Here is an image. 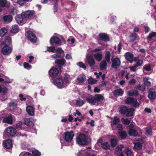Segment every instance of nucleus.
Instances as JSON below:
<instances>
[{"label": "nucleus", "instance_id": "0eeeda50", "mask_svg": "<svg viewBox=\"0 0 156 156\" xmlns=\"http://www.w3.org/2000/svg\"><path fill=\"white\" fill-rule=\"evenodd\" d=\"M64 140L67 143H71L70 145H72L73 144L71 141L74 136L73 132L72 131L70 132L66 131L64 133Z\"/></svg>", "mask_w": 156, "mask_h": 156}, {"label": "nucleus", "instance_id": "ddd939ff", "mask_svg": "<svg viewBox=\"0 0 156 156\" xmlns=\"http://www.w3.org/2000/svg\"><path fill=\"white\" fill-rule=\"evenodd\" d=\"M12 51V49L11 47L6 45L2 48L1 52L4 55H7L11 53Z\"/></svg>", "mask_w": 156, "mask_h": 156}, {"label": "nucleus", "instance_id": "f704fd0d", "mask_svg": "<svg viewBox=\"0 0 156 156\" xmlns=\"http://www.w3.org/2000/svg\"><path fill=\"white\" fill-rule=\"evenodd\" d=\"M101 147L104 149L108 150L110 148V145L108 142H105L101 144Z\"/></svg>", "mask_w": 156, "mask_h": 156}, {"label": "nucleus", "instance_id": "6e6d98bb", "mask_svg": "<svg viewBox=\"0 0 156 156\" xmlns=\"http://www.w3.org/2000/svg\"><path fill=\"white\" fill-rule=\"evenodd\" d=\"M56 50L54 46L48 47H47V51H48L54 52Z\"/></svg>", "mask_w": 156, "mask_h": 156}, {"label": "nucleus", "instance_id": "c03bdc74", "mask_svg": "<svg viewBox=\"0 0 156 156\" xmlns=\"http://www.w3.org/2000/svg\"><path fill=\"white\" fill-rule=\"evenodd\" d=\"M156 37V32H154L150 34L147 37V39L150 40L153 37Z\"/></svg>", "mask_w": 156, "mask_h": 156}, {"label": "nucleus", "instance_id": "13d9d810", "mask_svg": "<svg viewBox=\"0 0 156 156\" xmlns=\"http://www.w3.org/2000/svg\"><path fill=\"white\" fill-rule=\"evenodd\" d=\"M30 0H18L17 2V4H20V5H23L24 2H28Z\"/></svg>", "mask_w": 156, "mask_h": 156}, {"label": "nucleus", "instance_id": "c756f323", "mask_svg": "<svg viewBox=\"0 0 156 156\" xmlns=\"http://www.w3.org/2000/svg\"><path fill=\"white\" fill-rule=\"evenodd\" d=\"M95 59L98 62L101 61L102 58V55L100 52H97L94 54Z\"/></svg>", "mask_w": 156, "mask_h": 156}, {"label": "nucleus", "instance_id": "b1692460", "mask_svg": "<svg viewBox=\"0 0 156 156\" xmlns=\"http://www.w3.org/2000/svg\"><path fill=\"white\" fill-rule=\"evenodd\" d=\"M107 61L105 60H102L100 64V68L101 70L106 69L107 68L108 64Z\"/></svg>", "mask_w": 156, "mask_h": 156}, {"label": "nucleus", "instance_id": "4be33fe9", "mask_svg": "<svg viewBox=\"0 0 156 156\" xmlns=\"http://www.w3.org/2000/svg\"><path fill=\"white\" fill-rule=\"evenodd\" d=\"M123 93L124 91L121 88L116 89L114 90L113 92L114 96L116 97L119 96H122L123 94Z\"/></svg>", "mask_w": 156, "mask_h": 156}, {"label": "nucleus", "instance_id": "393cba45", "mask_svg": "<svg viewBox=\"0 0 156 156\" xmlns=\"http://www.w3.org/2000/svg\"><path fill=\"white\" fill-rule=\"evenodd\" d=\"M94 96L93 97L91 96H90L88 97H86V100L90 104L93 105H94L95 104L96 102L95 100Z\"/></svg>", "mask_w": 156, "mask_h": 156}, {"label": "nucleus", "instance_id": "a211bd4d", "mask_svg": "<svg viewBox=\"0 0 156 156\" xmlns=\"http://www.w3.org/2000/svg\"><path fill=\"white\" fill-rule=\"evenodd\" d=\"M3 145L4 147L8 149L12 148L13 146L12 141L10 139L6 140L3 142Z\"/></svg>", "mask_w": 156, "mask_h": 156}, {"label": "nucleus", "instance_id": "39448f33", "mask_svg": "<svg viewBox=\"0 0 156 156\" xmlns=\"http://www.w3.org/2000/svg\"><path fill=\"white\" fill-rule=\"evenodd\" d=\"M55 63L56 64L55 67L59 70L62 69L63 67H65L67 65L66 61L64 58L56 59Z\"/></svg>", "mask_w": 156, "mask_h": 156}, {"label": "nucleus", "instance_id": "473e14b6", "mask_svg": "<svg viewBox=\"0 0 156 156\" xmlns=\"http://www.w3.org/2000/svg\"><path fill=\"white\" fill-rule=\"evenodd\" d=\"M128 95L129 96H136L139 95V92L136 90H130L128 91Z\"/></svg>", "mask_w": 156, "mask_h": 156}, {"label": "nucleus", "instance_id": "5701e85b", "mask_svg": "<svg viewBox=\"0 0 156 156\" xmlns=\"http://www.w3.org/2000/svg\"><path fill=\"white\" fill-rule=\"evenodd\" d=\"M26 111L28 114L30 115H34V110L33 106H28L26 108Z\"/></svg>", "mask_w": 156, "mask_h": 156}, {"label": "nucleus", "instance_id": "5fc2aeb1", "mask_svg": "<svg viewBox=\"0 0 156 156\" xmlns=\"http://www.w3.org/2000/svg\"><path fill=\"white\" fill-rule=\"evenodd\" d=\"M77 65L80 68L86 69V67L85 65L82 62H79L77 63Z\"/></svg>", "mask_w": 156, "mask_h": 156}, {"label": "nucleus", "instance_id": "ea45409f", "mask_svg": "<svg viewBox=\"0 0 156 156\" xmlns=\"http://www.w3.org/2000/svg\"><path fill=\"white\" fill-rule=\"evenodd\" d=\"M120 121V119L117 116H115L114 117L113 120L111 122L112 125H115L118 124Z\"/></svg>", "mask_w": 156, "mask_h": 156}, {"label": "nucleus", "instance_id": "79ce46f5", "mask_svg": "<svg viewBox=\"0 0 156 156\" xmlns=\"http://www.w3.org/2000/svg\"><path fill=\"white\" fill-rule=\"evenodd\" d=\"M148 78L147 77H144V84L147 86H150L151 85V82L148 81Z\"/></svg>", "mask_w": 156, "mask_h": 156}, {"label": "nucleus", "instance_id": "a18cd8bd", "mask_svg": "<svg viewBox=\"0 0 156 156\" xmlns=\"http://www.w3.org/2000/svg\"><path fill=\"white\" fill-rule=\"evenodd\" d=\"M33 156H41V153L37 150H34L32 151Z\"/></svg>", "mask_w": 156, "mask_h": 156}, {"label": "nucleus", "instance_id": "4468645a", "mask_svg": "<svg viewBox=\"0 0 156 156\" xmlns=\"http://www.w3.org/2000/svg\"><path fill=\"white\" fill-rule=\"evenodd\" d=\"M148 98L151 100H154L156 98V93L155 90L151 88L148 90Z\"/></svg>", "mask_w": 156, "mask_h": 156}, {"label": "nucleus", "instance_id": "423d86ee", "mask_svg": "<svg viewBox=\"0 0 156 156\" xmlns=\"http://www.w3.org/2000/svg\"><path fill=\"white\" fill-rule=\"evenodd\" d=\"M52 82L58 88L60 89L63 88L66 86V85H65V83L64 84L63 79L61 77L53 79Z\"/></svg>", "mask_w": 156, "mask_h": 156}, {"label": "nucleus", "instance_id": "69168bd1", "mask_svg": "<svg viewBox=\"0 0 156 156\" xmlns=\"http://www.w3.org/2000/svg\"><path fill=\"white\" fill-rule=\"evenodd\" d=\"M144 69L147 71H150L151 70V66L150 65L144 66Z\"/></svg>", "mask_w": 156, "mask_h": 156}, {"label": "nucleus", "instance_id": "58836bf2", "mask_svg": "<svg viewBox=\"0 0 156 156\" xmlns=\"http://www.w3.org/2000/svg\"><path fill=\"white\" fill-rule=\"evenodd\" d=\"M84 103V101L79 98L76 101V105L79 107L82 106Z\"/></svg>", "mask_w": 156, "mask_h": 156}, {"label": "nucleus", "instance_id": "dca6fc26", "mask_svg": "<svg viewBox=\"0 0 156 156\" xmlns=\"http://www.w3.org/2000/svg\"><path fill=\"white\" fill-rule=\"evenodd\" d=\"M50 43L51 45L58 44L61 45V41L60 39L57 37L53 36L50 40Z\"/></svg>", "mask_w": 156, "mask_h": 156}, {"label": "nucleus", "instance_id": "864d4df0", "mask_svg": "<svg viewBox=\"0 0 156 156\" xmlns=\"http://www.w3.org/2000/svg\"><path fill=\"white\" fill-rule=\"evenodd\" d=\"M22 124V122L20 121H19L16 124V127L17 129H21Z\"/></svg>", "mask_w": 156, "mask_h": 156}, {"label": "nucleus", "instance_id": "f8f14e48", "mask_svg": "<svg viewBox=\"0 0 156 156\" xmlns=\"http://www.w3.org/2000/svg\"><path fill=\"white\" fill-rule=\"evenodd\" d=\"M112 62L111 67L113 69H116L120 66L121 61L118 57H116L113 58Z\"/></svg>", "mask_w": 156, "mask_h": 156}, {"label": "nucleus", "instance_id": "1a4fd4ad", "mask_svg": "<svg viewBox=\"0 0 156 156\" xmlns=\"http://www.w3.org/2000/svg\"><path fill=\"white\" fill-rule=\"evenodd\" d=\"M27 37L28 40L33 43H36L37 41V38L35 34L31 30H28L27 33Z\"/></svg>", "mask_w": 156, "mask_h": 156}, {"label": "nucleus", "instance_id": "2eb2a0df", "mask_svg": "<svg viewBox=\"0 0 156 156\" xmlns=\"http://www.w3.org/2000/svg\"><path fill=\"white\" fill-rule=\"evenodd\" d=\"M14 116L10 114L9 115L5 116L2 119V122L3 123H6L11 125L13 123V117Z\"/></svg>", "mask_w": 156, "mask_h": 156}, {"label": "nucleus", "instance_id": "4d7b16f0", "mask_svg": "<svg viewBox=\"0 0 156 156\" xmlns=\"http://www.w3.org/2000/svg\"><path fill=\"white\" fill-rule=\"evenodd\" d=\"M122 121L124 122V123L126 125H128L130 123V120L127 118L125 119L122 118Z\"/></svg>", "mask_w": 156, "mask_h": 156}, {"label": "nucleus", "instance_id": "2f4dec72", "mask_svg": "<svg viewBox=\"0 0 156 156\" xmlns=\"http://www.w3.org/2000/svg\"><path fill=\"white\" fill-rule=\"evenodd\" d=\"M137 35L136 33H132L130 36L129 42L132 43L136 40Z\"/></svg>", "mask_w": 156, "mask_h": 156}, {"label": "nucleus", "instance_id": "8fccbe9b", "mask_svg": "<svg viewBox=\"0 0 156 156\" xmlns=\"http://www.w3.org/2000/svg\"><path fill=\"white\" fill-rule=\"evenodd\" d=\"M143 63V60L142 59H139L136 62V63L135 65V66L137 67H139L141 66Z\"/></svg>", "mask_w": 156, "mask_h": 156}, {"label": "nucleus", "instance_id": "a878e982", "mask_svg": "<svg viewBox=\"0 0 156 156\" xmlns=\"http://www.w3.org/2000/svg\"><path fill=\"white\" fill-rule=\"evenodd\" d=\"M86 78V76L83 74H82L79 75L77 78L76 80L79 83H83L85 81V80Z\"/></svg>", "mask_w": 156, "mask_h": 156}, {"label": "nucleus", "instance_id": "72a5a7b5", "mask_svg": "<svg viewBox=\"0 0 156 156\" xmlns=\"http://www.w3.org/2000/svg\"><path fill=\"white\" fill-rule=\"evenodd\" d=\"M63 80L65 83L67 84H69L70 82V76L66 74L64 75Z\"/></svg>", "mask_w": 156, "mask_h": 156}, {"label": "nucleus", "instance_id": "09e8293b", "mask_svg": "<svg viewBox=\"0 0 156 156\" xmlns=\"http://www.w3.org/2000/svg\"><path fill=\"white\" fill-rule=\"evenodd\" d=\"M135 147H136L138 150H140L142 149V145L141 143L137 142L135 144Z\"/></svg>", "mask_w": 156, "mask_h": 156}, {"label": "nucleus", "instance_id": "052dcab7", "mask_svg": "<svg viewBox=\"0 0 156 156\" xmlns=\"http://www.w3.org/2000/svg\"><path fill=\"white\" fill-rule=\"evenodd\" d=\"M17 11L15 7H13L11 11L10 14L12 15H14L17 13Z\"/></svg>", "mask_w": 156, "mask_h": 156}, {"label": "nucleus", "instance_id": "de8ad7c7", "mask_svg": "<svg viewBox=\"0 0 156 156\" xmlns=\"http://www.w3.org/2000/svg\"><path fill=\"white\" fill-rule=\"evenodd\" d=\"M97 81V80H96L93 79L92 77L90 78L87 80L88 83L90 84H94Z\"/></svg>", "mask_w": 156, "mask_h": 156}, {"label": "nucleus", "instance_id": "cd10ccee", "mask_svg": "<svg viewBox=\"0 0 156 156\" xmlns=\"http://www.w3.org/2000/svg\"><path fill=\"white\" fill-rule=\"evenodd\" d=\"M105 60L107 62L109 63L110 61L111 53L109 51H105L104 52Z\"/></svg>", "mask_w": 156, "mask_h": 156}, {"label": "nucleus", "instance_id": "37998d69", "mask_svg": "<svg viewBox=\"0 0 156 156\" xmlns=\"http://www.w3.org/2000/svg\"><path fill=\"white\" fill-rule=\"evenodd\" d=\"M7 32V30L5 27L2 28L0 30V36L2 37L4 36Z\"/></svg>", "mask_w": 156, "mask_h": 156}, {"label": "nucleus", "instance_id": "bf43d9fd", "mask_svg": "<svg viewBox=\"0 0 156 156\" xmlns=\"http://www.w3.org/2000/svg\"><path fill=\"white\" fill-rule=\"evenodd\" d=\"M23 66L24 68L27 69H29L31 68V66L26 62H24L23 63Z\"/></svg>", "mask_w": 156, "mask_h": 156}, {"label": "nucleus", "instance_id": "aec40b11", "mask_svg": "<svg viewBox=\"0 0 156 156\" xmlns=\"http://www.w3.org/2000/svg\"><path fill=\"white\" fill-rule=\"evenodd\" d=\"M15 19L17 23L20 25L24 24L26 21L24 18L21 16V14L20 16H17L15 17Z\"/></svg>", "mask_w": 156, "mask_h": 156}, {"label": "nucleus", "instance_id": "680f3d73", "mask_svg": "<svg viewBox=\"0 0 156 156\" xmlns=\"http://www.w3.org/2000/svg\"><path fill=\"white\" fill-rule=\"evenodd\" d=\"M146 133L147 135H151L152 133V129L151 128L147 129L146 130Z\"/></svg>", "mask_w": 156, "mask_h": 156}, {"label": "nucleus", "instance_id": "603ef678", "mask_svg": "<svg viewBox=\"0 0 156 156\" xmlns=\"http://www.w3.org/2000/svg\"><path fill=\"white\" fill-rule=\"evenodd\" d=\"M21 155L23 156H33L31 154L28 152H22L20 155V156Z\"/></svg>", "mask_w": 156, "mask_h": 156}, {"label": "nucleus", "instance_id": "f3484780", "mask_svg": "<svg viewBox=\"0 0 156 156\" xmlns=\"http://www.w3.org/2000/svg\"><path fill=\"white\" fill-rule=\"evenodd\" d=\"M98 37L100 40L105 42H108L110 40L108 35L105 33H100L98 35Z\"/></svg>", "mask_w": 156, "mask_h": 156}, {"label": "nucleus", "instance_id": "c85d7f7f", "mask_svg": "<svg viewBox=\"0 0 156 156\" xmlns=\"http://www.w3.org/2000/svg\"><path fill=\"white\" fill-rule=\"evenodd\" d=\"M10 3L6 0H0V6L4 7H8L9 6Z\"/></svg>", "mask_w": 156, "mask_h": 156}, {"label": "nucleus", "instance_id": "774afa93", "mask_svg": "<svg viewBox=\"0 0 156 156\" xmlns=\"http://www.w3.org/2000/svg\"><path fill=\"white\" fill-rule=\"evenodd\" d=\"M136 67H137L134 65L133 66H130L129 68L131 71H133V72H135L136 71Z\"/></svg>", "mask_w": 156, "mask_h": 156}, {"label": "nucleus", "instance_id": "6ab92c4d", "mask_svg": "<svg viewBox=\"0 0 156 156\" xmlns=\"http://www.w3.org/2000/svg\"><path fill=\"white\" fill-rule=\"evenodd\" d=\"M134 55L131 52H127L125 54L126 59L130 63H132L133 60Z\"/></svg>", "mask_w": 156, "mask_h": 156}, {"label": "nucleus", "instance_id": "6e6552de", "mask_svg": "<svg viewBox=\"0 0 156 156\" xmlns=\"http://www.w3.org/2000/svg\"><path fill=\"white\" fill-rule=\"evenodd\" d=\"M16 129L11 126L6 128L5 131V134L9 137H14L16 134Z\"/></svg>", "mask_w": 156, "mask_h": 156}, {"label": "nucleus", "instance_id": "20e7f679", "mask_svg": "<svg viewBox=\"0 0 156 156\" xmlns=\"http://www.w3.org/2000/svg\"><path fill=\"white\" fill-rule=\"evenodd\" d=\"M124 101L126 104L131 105L132 106L135 108H138L140 106V104L137 100L130 96L127 97Z\"/></svg>", "mask_w": 156, "mask_h": 156}, {"label": "nucleus", "instance_id": "3c124183", "mask_svg": "<svg viewBox=\"0 0 156 156\" xmlns=\"http://www.w3.org/2000/svg\"><path fill=\"white\" fill-rule=\"evenodd\" d=\"M125 153L127 155H129L132 154V151L131 149L129 148L126 149L124 151Z\"/></svg>", "mask_w": 156, "mask_h": 156}, {"label": "nucleus", "instance_id": "4c0bfd02", "mask_svg": "<svg viewBox=\"0 0 156 156\" xmlns=\"http://www.w3.org/2000/svg\"><path fill=\"white\" fill-rule=\"evenodd\" d=\"M118 133L121 138L125 139L126 137L127 134L126 131H119Z\"/></svg>", "mask_w": 156, "mask_h": 156}, {"label": "nucleus", "instance_id": "f257e3e1", "mask_svg": "<svg viewBox=\"0 0 156 156\" xmlns=\"http://www.w3.org/2000/svg\"><path fill=\"white\" fill-rule=\"evenodd\" d=\"M76 141L79 146H85L90 143L91 139L85 134L81 133L76 137Z\"/></svg>", "mask_w": 156, "mask_h": 156}, {"label": "nucleus", "instance_id": "c9c22d12", "mask_svg": "<svg viewBox=\"0 0 156 156\" xmlns=\"http://www.w3.org/2000/svg\"><path fill=\"white\" fill-rule=\"evenodd\" d=\"M19 27L17 25H13L12 26V29L10 30L11 32L13 33H16L18 31Z\"/></svg>", "mask_w": 156, "mask_h": 156}, {"label": "nucleus", "instance_id": "49530a36", "mask_svg": "<svg viewBox=\"0 0 156 156\" xmlns=\"http://www.w3.org/2000/svg\"><path fill=\"white\" fill-rule=\"evenodd\" d=\"M136 88V89H138L140 90L144 91L145 90V88L144 86L141 85L140 84H138L137 85Z\"/></svg>", "mask_w": 156, "mask_h": 156}, {"label": "nucleus", "instance_id": "7ed1b4c3", "mask_svg": "<svg viewBox=\"0 0 156 156\" xmlns=\"http://www.w3.org/2000/svg\"><path fill=\"white\" fill-rule=\"evenodd\" d=\"M35 12L34 10H27L21 13V16L25 21L32 19L35 16Z\"/></svg>", "mask_w": 156, "mask_h": 156}, {"label": "nucleus", "instance_id": "f03ea898", "mask_svg": "<svg viewBox=\"0 0 156 156\" xmlns=\"http://www.w3.org/2000/svg\"><path fill=\"white\" fill-rule=\"evenodd\" d=\"M134 111L133 108H128L125 105H122L119 108V112L122 115H126V117H129L134 115Z\"/></svg>", "mask_w": 156, "mask_h": 156}, {"label": "nucleus", "instance_id": "9b49d317", "mask_svg": "<svg viewBox=\"0 0 156 156\" xmlns=\"http://www.w3.org/2000/svg\"><path fill=\"white\" fill-rule=\"evenodd\" d=\"M58 69L57 67H52L48 71V75L51 78H55L56 77L58 73Z\"/></svg>", "mask_w": 156, "mask_h": 156}, {"label": "nucleus", "instance_id": "9d476101", "mask_svg": "<svg viewBox=\"0 0 156 156\" xmlns=\"http://www.w3.org/2000/svg\"><path fill=\"white\" fill-rule=\"evenodd\" d=\"M55 54H53L52 57L55 58L63 57L64 56V51L61 48H58L55 50Z\"/></svg>", "mask_w": 156, "mask_h": 156}, {"label": "nucleus", "instance_id": "e433bc0d", "mask_svg": "<svg viewBox=\"0 0 156 156\" xmlns=\"http://www.w3.org/2000/svg\"><path fill=\"white\" fill-rule=\"evenodd\" d=\"M118 143V140L116 138H113L110 140L111 146L112 147H115Z\"/></svg>", "mask_w": 156, "mask_h": 156}, {"label": "nucleus", "instance_id": "412c9836", "mask_svg": "<svg viewBox=\"0 0 156 156\" xmlns=\"http://www.w3.org/2000/svg\"><path fill=\"white\" fill-rule=\"evenodd\" d=\"M87 60L88 64L90 66H93L95 64V61L93 57L91 55L87 57Z\"/></svg>", "mask_w": 156, "mask_h": 156}, {"label": "nucleus", "instance_id": "7c9ffc66", "mask_svg": "<svg viewBox=\"0 0 156 156\" xmlns=\"http://www.w3.org/2000/svg\"><path fill=\"white\" fill-rule=\"evenodd\" d=\"M129 134L130 136H136L138 135V133L137 131L134 129H130L129 132Z\"/></svg>", "mask_w": 156, "mask_h": 156}, {"label": "nucleus", "instance_id": "338daca9", "mask_svg": "<svg viewBox=\"0 0 156 156\" xmlns=\"http://www.w3.org/2000/svg\"><path fill=\"white\" fill-rule=\"evenodd\" d=\"M144 29L145 32L146 34L148 33L150 31V28L148 26H144Z\"/></svg>", "mask_w": 156, "mask_h": 156}, {"label": "nucleus", "instance_id": "0e129e2a", "mask_svg": "<svg viewBox=\"0 0 156 156\" xmlns=\"http://www.w3.org/2000/svg\"><path fill=\"white\" fill-rule=\"evenodd\" d=\"M58 10V3L56 1L54 5V12H56Z\"/></svg>", "mask_w": 156, "mask_h": 156}, {"label": "nucleus", "instance_id": "a19ab883", "mask_svg": "<svg viewBox=\"0 0 156 156\" xmlns=\"http://www.w3.org/2000/svg\"><path fill=\"white\" fill-rule=\"evenodd\" d=\"M3 20L5 22H10L12 20V17L11 16H3Z\"/></svg>", "mask_w": 156, "mask_h": 156}, {"label": "nucleus", "instance_id": "bb28decb", "mask_svg": "<svg viewBox=\"0 0 156 156\" xmlns=\"http://www.w3.org/2000/svg\"><path fill=\"white\" fill-rule=\"evenodd\" d=\"M96 102H101L104 99V97L101 94H96L94 96Z\"/></svg>", "mask_w": 156, "mask_h": 156}, {"label": "nucleus", "instance_id": "e2e57ef3", "mask_svg": "<svg viewBox=\"0 0 156 156\" xmlns=\"http://www.w3.org/2000/svg\"><path fill=\"white\" fill-rule=\"evenodd\" d=\"M123 147V146L120 145L117 146L116 148V151L118 152L119 151H122V148Z\"/></svg>", "mask_w": 156, "mask_h": 156}]
</instances>
